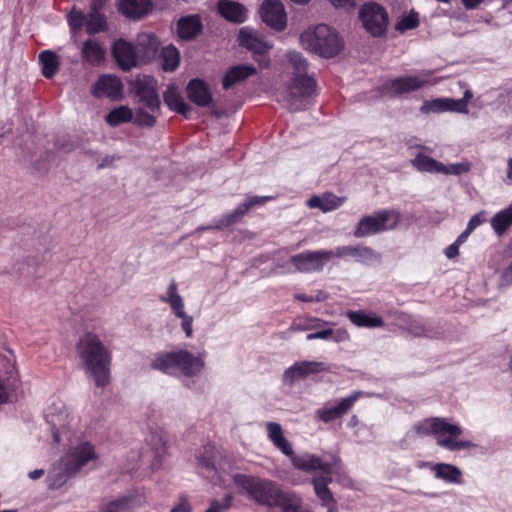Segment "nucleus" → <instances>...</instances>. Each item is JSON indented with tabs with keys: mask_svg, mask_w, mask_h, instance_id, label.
Segmentation results:
<instances>
[{
	"mask_svg": "<svg viewBox=\"0 0 512 512\" xmlns=\"http://www.w3.org/2000/svg\"><path fill=\"white\" fill-rule=\"evenodd\" d=\"M76 354L80 366L96 386L109 384L112 354L96 333L85 332L79 337Z\"/></svg>",
	"mask_w": 512,
	"mask_h": 512,
	"instance_id": "1",
	"label": "nucleus"
},
{
	"mask_svg": "<svg viewBox=\"0 0 512 512\" xmlns=\"http://www.w3.org/2000/svg\"><path fill=\"white\" fill-rule=\"evenodd\" d=\"M286 57L285 72L290 75L286 101L290 110L300 111L310 104V98L316 92V83L307 73L308 63L300 52L288 51Z\"/></svg>",
	"mask_w": 512,
	"mask_h": 512,
	"instance_id": "2",
	"label": "nucleus"
},
{
	"mask_svg": "<svg viewBox=\"0 0 512 512\" xmlns=\"http://www.w3.org/2000/svg\"><path fill=\"white\" fill-rule=\"evenodd\" d=\"M413 433L419 436H433L436 444L449 452H472L479 445L469 439L461 438L463 429L460 425L442 417L427 418L416 423Z\"/></svg>",
	"mask_w": 512,
	"mask_h": 512,
	"instance_id": "3",
	"label": "nucleus"
},
{
	"mask_svg": "<svg viewBox=\"0 0 512 512\" xmlns=\"http://www.w3.org/2000/svg\"><path fill=\"white\" fill-rule=\"evenodd\" d=\"M44 419L53 440L59 444L82 438L80 417L61 399H53L44 409Z\"/></svg>",
	"mask_w": 512,
	"mask_h": 512,
	"instance_id": "4",
	"label": "nucleus"
},
{
	"mask_svg": "<svg viewBox=\"0 0 512 512\" xmlns=\"http://www.w3.org/2000/svg\"><path fill=\"white\" fill-rule=\"evenodd\" d=\"M150 367L171 376L195 377L205 367V353L194 354L187 349L161 351L151 359Z\"/></svg>",
	"mask_w": 512,
	"mask_h": 512,
	"instance_id": "5",
	"label": "nucleus"
},
{
	"mask_svg": "<svg viewBox=\"0 0 512 512\" xmlns=\"http://www.w3.org/2000/svg\"><path fill=\"white\" fill-rule=\"evenodd\" d=\"M303 49L324 58L336 56L343 48L337 31L326 24L310 26L299 37Z\"/></svg>",
	"mask_w": 512,
	"mask_h": 512,
	"instance_id": "6",
	"label": "nucleus"
},
{
	"mask_svg": "<svg viewBox=\"0 0 512 512\" xmlns=\"http://www.w3.org/2000/svg\"><path fill=\"white\" fill-rule=\"evenodd\" d=\"M235 485L261 505L276 506L285 493L272 481L244 474L229 475Z\"/></svg>",
	"mask_w": 512,
	"mask_h": 512,
	"instance_id": "7",
	"label": "nucleus"
},
{
	"mask_svg": "<svg viewBox=\"0 0 512 512\" xmlns=\"http://www.w3.org/2000/svg\"><path fill=\"white\" fill-rule=\"evenodd\" d=\"M400 221V213L391 210H379L371 215L364 216L359 220L354 230L356 238H363L387 230L394 229Z\"/></svg>",
	"mask_w": 512,
	"mask_h": 512,
	"instance_id": "8",
	"label": "nucleus"
},
{
	"mask_svg": "<svg viewBox=\"0 0 512 512\" xmlns=\"http://www.w3.org/2000/svg\"><path fill=\"white\" fill-rule=\"evenodd\" d=\"M438 78L430 71H422L414 75H404L395 78L384 85V93L389 96H398L414 92L423 88L434 86Z\"/></svg>",
	"mask_w": 512,
	"mask_h": 512,
	"instance_id": "9",
	"label": "nucleus"
},
{
	"mask_svg": "<svg viewBox=\"0 0 512 512\" xmlns=\"http://www.w3.org/2000/svg\"><path fill=\"white\" fill-rule=\"evenodd\" d=\"M73 440L72 442H65L63 445H68L69 448L65 455L62 457L64 464L67 465L69 471L78 472L82 467L90 462L98 460V454L94 445L88 441Z\"/></svg>",
	"mask_w": 512,
	"mask_h": 512,
	"instance_id": "10",
	"label": "nucleus"
},
{
	"mask_svg": "<svg viewBox=\"0 0 512 512\" xmlns=\"http://www.w3.org/2000/svg\"><path fill=\"white\" fill-rule=\"evenodd\" d=\"M295 469L304 472L321 471L324 474H332L340 469V459L336 456L319 457L310 453L289 456Z\"/></svg>",
	"mask_w": 512,
	"mask_h": 512,
	"instance_id": "11",
	"label": "nucleus"
},
{
	"mask_svg": "<svg viewBox=\"0 0 512 512\" xmlns=\"http://www.w3.org/2000/svg\"><path fill=\"white\" fill-rule=\"evenodd\" d=\"M159 300L163 303H167L173 314L181 319V329L185 333L187 338L193 336V317L186 313L185 303L183 297L178 292L177 283L172 280L167 287L165 295L159 297Z\"/></svg>",
	"mask_w": 512,
	"mask_h": 512,
	"instance_id": "12",
	"label": "nucleus"
},
{
	"mask_svg": "<svg viewBox=\"0 0 512 512\" xmlns=\"http://www.w3.org/2000/svg\"><path fill=\"white\" fill-rule=\"evenodd\" d=\"M359 19L363 27L373 36L382 35L388 25V15L385 9L375 2H368L361 6Z\"/></svg>",
	"mask_w": 512,
	"mask_h": 512,
	"instance_id": "13",
	"label": "nucleus"
},
{
	"mask_svg": "<svg viewBox=\"0 0 512 512\" xmlns=\"http://www.w3.org/2000/svg\"><path fill=\"white\" fill-rule=\"evenodd\" d=\"M131 91L139 97V102L146 108L159 111L160 99L157 93V81L147 75L137 76L130 84Z\"/></svg>",
	"mask_w": 512,
	"mask_h": 512,
	"instance_id": "14",
	"label": "nucleus"
},
{
	"mask_svg": "<svg viewBox=\"0 0 512 512\" xmlns=\"http://www.w3.org/2000/svg\"><path fill=\"white\" fill-rule=\"evenodd\" d=\"M334 257L332 250L307 251L290 258V262L299 272L320 271Z\"/></svg>",
	"mask_w": 512,
	"mask_h": 512,
	"instance_id": "15",
	"label": "nucleus"
},
{
	"mask_svg": "<svg viewBox=\"0 0 512 512\" xmlns=\"http://www.w3.org/2000/svg\"><path fill=\"white\" fill-rule=\"evenodd\" d=\"M259 15L275 31H282L287 26V14L281 0H264L260 5Z\"/></svg>",
	"mask_w": 512,
	"mask_h": 512,
	"instance_id": "16",
	"label": "nucleus"
},
{
	"mask_svg": "<svg viewBox=\"0 0 512 512\" xmlns=\"http://www.w3.org/2000/svg\"><path fill=\"white\" fill-rule=\"evenodd\" d=\"M326 371L325 364L318 361H298L288 367L283 373V381L293 384L304 380L311 375H316Z\"/></svg>",
	"mask_w": 512,
	"mask_h": 512,
	"instance_id": "17",
	"label": "nucleus"
},
{
	"mask_svg": "<svg viewBox=\"0 0 512 512\" xmlns=\"http://www.w3.org/2000/svg\"><path fill=\"white\" fill-rule=\"evenodd\" d=\"M112 53L119 67L128 71L143 62L137 52L136 47L123 39L117 40L112 48Z\"/></svg>",
	"mask_w": 512,
	"mask_h": 512,
	"instance_id": "18",
	"label": "nucleus"
},
{
	"mask_svg": "<svg viewBox=\"0 0 512 512\" xmlns=\"http://www.w3.org/2000/svg\"><path fill=\"white\" fill-rule=\"evenodd\" d=\"M361 396L360 392H354L351 395L340 399L334 405L327 404L315 411L316 417L325 422H331L346 414Z\"/></svg>",
	"mask_w": 512,
	"mask_h": 512,
	"instance_id": "19",
	"label": "nucleus"
},
{
	"mask_svg": "<svg viewBox=\"0 0 512 512\" xmlns=\"http://www.w3.org/2000/svg\"><path fill=\"white\" fill-rule=\"evenodd\" d=\"M92 94L98 98L107 97L112 100H119L123 96V84L117 76L102 75L94 84Z\"/></svg>",
	"mask_w": 512,
	"mask_h": 512,
	"instance_id": "20",
	"label": "nucleus"
},
{
	"mask_svg": "<svg viewBox=\"0 0 512 512\" xmlns=\"http://www.w3.org/2000/svg\"><path fill=\"white\" fill-rule=\"evenodd\" d=\"M238 41L241 46L259 55L268 52L273 47L272 43L250 27L240 29Z\"/></svg>",
	"mask_w": 512,
	"mask_h": 512,
	"instance_id": "21",
	"label": "nucleus"
},
{
	"mask_svg": "<svg viewBox=\"0 0 512 512\" xmlns=\"http://www.w3.org/2000/svg\"><path fill=\"white\" fill-rule=\"evenodd\" d=\"M265 431L268 440L272 443L274 448L279 450L283 455L289 457L293 454V447L290 441L286 438L284 430L278 422L269 421L265 423Z\"/></svg>",
	"mask_w": 512,
	"mask_h": 512,
	"instance_id": "22",
	"label": "nucleus"
},
{
	"mask_svg": "<svg viewBox=\"0 0 512 512\" xmlns=\"http://www.w3.org/2000/svg\"><path fill=\"white\" fill-rule=\"evenodd\" d=\"M334 257L338 258H352L360 263H370L378 259L377 253L369 247L356 245V246H340L334 251Z\"/></svg>",
	"mask_w": 512,
	"mask_h": 512,
	"instance_id": "23",
	"label": "nucleus"
},
{
	"mask_svg": "<svg viewBox=\"0 0 512 512\" xmlns=\"http://www.w3.org/2000/svg\"><path fill=\"white\" fill-rule=\"evenodd\" d=\"M270 199V196H248L237 208L221 219V225L229 226L239 222L249 210L265 204Z\"/></svg>",
	"mask_w": 512,
	"mask_h": 512,
	"instance_id": "24",
	"label": "nucleus"
},
{
	"mask_svg": "<svg viewBox=\"0 0 512 512\" xmlns=\"http://www.w3.org/2000/svg\"><path fill=\"white\" fill-rule=\"evenodd\" d=\"M433 477L450 485H463L464 473L456 465L447 462H436L433 466Z\"/></svg>",
	"mask_w": 512,
	"mask_h": 512,
	"instance_id": "25",
	"label": "nucleus"
},
{
	"mask_svg": "<svg viewBox=\"0 0 512 512\" xmlns=\"http://www.w3.org/2000/svg\"><path fill=\"white\" fill-rule=\"evenodd\" d=\"M350 322L358 328H382L385 325L384 319L371 311L349 310L346 312Z\"/></svg>",
	"mask_w": 512,
	"mask_h": 512,
	"instance_id": "26",
	"label": "nucleus"
},
{
	"mask_svg": "<svg viewBox=\"0 0 512 512\" xmlns=\"http://www.w3.org/2000/svg\"><path fill=\"white\" fill-rule=\"evenodd\" d=\"M331 474L315 477L313 479L314 491L317 497L321 500L322 505L327 507L328 512H338L335 505V500L328 488V484L332 481Z\"/></svg>",
	"mask_w": 512,
	"mask_h": 512,
	"instance_id": "27",
	"label": "nucleus"
},
{
	"mask_svg": "<svg viewBox=\"0 0 512 512\" xmlns=\"http://www.w3.org/2000/svg\"><path fill=\"white\" fill-rule=\"evenodd\" d=\"M345 202V197H338L333 193L326 192L322 195H314L307 201V206L312 209H320L327 213L341 207Z\"/></svg>",
	"mask_w": 512,
	"mask_h": 512,
	"instance_id": "28",
	"label": "nucleus"
},
{
	"mask_svg": "<svg viewBox=\"0 0 512 512\" xmlns=\"http://www.w3.org/2000/svg\"><path fill=\"white\" fill-rule=\"evenodd\" d=\"M187 95L193 103L201 107L208 106L212 101L209 87L205 82L199 79H193L189 82Z\"/></svg>",
	"mask_w": 512,
	"mask_h": 512,
	"instance_id": "29",
	"label": "nucleus"
},
{
	"mask_svg": "<svg viewBox=\"0 0 512 512\" xmlns=\"http://www.w3.org/2000/svg\"><path fill=\"white\" fill-rule=\"evenodd\" d=\"M159 41L152 33H141L136 40V49L143 62L153 58L159 49Z\"/></svg>",
	"mask_w": 512,
	"mask_h": 512,
	"instance_id": "30",
	"label": "nucleus"
},
{
	"mask_svg": "<svg viewBox=\"0 0 512 512\" xmlns=\"http://www.w3.org/2000/svg\"><path fill=\"white\" fill-rule=\"evenodd\" d=\"M219 13L228 21L242 23L247 18V9L240 3L222 0L218 4Z\"/></svg>",
	"mask_w": 512,
	"mask_h": 512,
	"instance_id": "31",
	"label": "nucleus"
},
{
	"mask_svg": "<svg viewBox=\"0 0 512 512\" xmlns=\"http://www.w3.org/2000/svg\"><path fill=\"white\" fill-rule=\"evenodd\" d=\"M256 70L251 65H237L227 70L223 77V88L230 89L234 85L244 81L249 76L255 74Z\"/></svg>",
	"mask_w": 512,
	"mask_h": 512,
	"instance_id": "32",
	"label": "nucleus"
},
{
	"mask_svg": "<svg viewBox=\"0 0 512 512\" xmlns=\"http://www.w3.org/2000/svg\"><path fill=\"white\" fill-rule=\"evenodd\" d=\"M140 505L141 499L134 494H129L103 505L101 512H132Z\"/></svg>",
	"mask_w": 512,
	"mask_h": 512,
	"instance_id": "33",
	"label": "nucleus"
},
{
	"mask_svg": "<svg viewBox=\"0 0 512 512\" xmlns=\"http://www.w3.org/2000/svg\"><path fill=\"white\" fill-rule=\"evenodd\" d=\"M76 473V471H69L67 465L64 464V460L61 458L49 471V487L51 489H58L62 487L67 480Z\"/></svg>",
	"mask_w": 512,
	"mask_h": 512,
	"instance_id": "34",
	"label": "nucleus"
},
{
	"mask_svg": "<svg viewBox=\"0 0 512 512\" xmlns=\"http://www.w3.org/2000/svg\"><path fill=\"white\" fill-rule=\"evenodd\" d=\"M151 7L149 0H120V11L130 18H140L148 13Z\"/></svg>",
	"mask_w": 512,
	"mask_h": 512,
	"instance_id": "35",
	"label": "nucleus"
},
{
	"mask_svg": "<svg viewBox=\"0 0 512 512\" xmlns=\"http://www.w3.org/2000/svg\"><path fill=\"white\" fill-rule=\"evenodd\" d=\"M164 102L171 109L180 114L187 115L190 110L189 105L182 98L178 88L171 84L164 92Z\"/></svg>",
	"mask_w": 512,
	"mask_h": 512,
	"instance_id": "36",
	"label": "nucleus"
},
{
	"mask_svg": "<svg viewBox=\"0 0 512 512\" xmlns=\"http://www.w3.org/2000/svg\"><path fill=\"white\" fill-rule=\"evenodd\" d=\"M200 30L201 23L198 16H187L181 18L178 22V35L181 39H192Z\"/></svg>",
	"mask_w": 512,
	"mask_h": 512,
	"instance_id": "37",
	"label": "nucleus"
},
{
	"mask_svg": "<svg viewBox=\"0 0 512 512\" xmlns=\"http://www.w3.org/2000/svg\"><path fill=\"white\" fill-rule=\"evenodd\" d=\"M82 55L92 65H99L105 57V49L96 41L88 40L83 44Z\"/></svg>",
	"mask_w": 512,
	"mask_h": 512,
	"instance_id": "38",
	"label": "nucleus"
},
{
	"mask_svg": "<svg viewBox=\"0 0 512 512\" xmlns=\"http://www.w3.org/2000/svg\"><path fill=\"white\" fill-rule=\"evenodd\" d=\"M512 225V203L505 209L499 211L492 219L491 226L499 236L503 235Z\"/></svg>",
	"mask_w": 512,
	"mask_h": 512,
	"instance_id": "39",
	"label": "nucleus"
},
{
	"mask_svg": "<svg viewBox=\"0 0 512 512\" xmlns=\"http://www.w3.org/2000/svg\"><path fill=\"white\" fill-rule=\"evenodd\" d=\"M131 120H133V111L127 106L114 108L105 116L106 123L112 127L130 122Z\"/></svg>",
	"mask_w": 512,
	"mask_h": 512,
	"instance_id": "40",
	"label": "nucleus"
},
{
	"mask_svg": "<svg viewBox=\"0 0 512 512\" xmlns=\"http://www.w3.org/2000/svg\"><path fill=\"white\" fill-rule=\"evenodd\" d=\"M473 97L472 92L469 89H466L464 91L463 98L461 99H453L445 97L444 99V106H445V112H456V113H462V114H468V102Z\"/></svg>",
	"mask_w": 512,
	"mask_h": 512,
	"instance_id": "41",
	"label": "nucleus"
},
{
	"mask_svg": "<svg viewBox=\"0 0 512 512\" xmlns=\"http://www.w3.org/2000/svg\"><path fill=\"white\" fill-rule=\"evenodd\" d=\"M276 506L281 507L282 512H308L302 508V498L290 491H285Z\"/></svg>",
	"mask_w": 512,
	"mask_h": 512,
	"instance_id": "42",
	"label": "nucleus"
},
{
	"mask_svg": "<svg viewBox=\"0 0 512 512\" xmlns=\"http://www.w3.org/2000/svg\"><path fill=\"white\" fill-rule=\"evenodd\" d=\"M412 164L419 171L437 174L441 167V162L421 153L412 160Z\"/></svg>",
	"mask_w": 512,
	"mask_h": 512,
	"instance_id": "43",
	"label": "nucleus"
},
{
	"mask_svg": "<svg viewBox=\"0 0 512 512\" xmlns=\"http://www.w3.org/2000/svg\"><path fill=\"white\" fill-rule=\"evenodd\" d=\"M99 8L91 6V12L88 17H86V31L89 34L98 33L103 31L106 28V20L103 15L99 13Z\"/></svg>",
	"mask_w": 512,
	"mask_h": 512,
	"instance_id": "44",
	"label": "nucleus"
},
{
	"mask_svg": "<svg viewBox=\"0 0 512 512\" xmlns=\"http://www.w3.org/2000/svg\"><path fill=\"white\" fill-rule=\"evenodd\" d=\"M39 61L42 65L43 75L47 78L52 77L58 70L57 56L51 51H44L39 55Z\"/></svg>",
	"mask_w": 512,
	"mask_h": 512,
	"instance_id": "45",
	"label": "nucleus"
},
{
	"mask_svg": "<svg viewBox=\"0 0 512 512\" xmlns=\"http://www.w3.org/2000/svg\"><path fill=\"white\" fill-rule=\"evenodd\" d=\"M162 67L165 71H174L180 60L178 50L173 46H168L162 50Z\"/></svg>",
	"mask_w": 512,
	"mask_h": 512,
	"instance_id": "46",
	"label": "nucleus"
},
{
	"mask_svg": "<svg viewBox=\"0 0 512 512\" xmlns=\"http://www.w3.org/2000/svg\"><path fill=\"white\" fill-rule=\"evenodd\" d=\"M470 169L471 163L467 160L451 164H443L441 162L439 174L446 176H460L462 174L468 173Z\"/></svg>",
	"mask_w": 512,
	"mask_h": 512,
	"instance_id": "47",
	"label": "nucleus"
},
{
	"mask_svg": "<svg viewBox=\"0 0 512 512\" xmlns=\"http://www.w3.org/2000/svg\"><path fill=\"white\" fill-rule=\"evenodd\" d=\"M419 25V15L414 10H411L407 14H403L397 24L395 25V29L401 33H404L407 30L415 29Z\"/></svg>",
	"mask_w": 512,
	"mask_h": 512,
	"instance_id": "48",
	"label": "nucleus"
},
{
	"mask_svg": "<svg viewBox=\"0 0 512 512\" xmlns=\"http://www.w3.org/2000/svg\"><path fill=\"white\" fill-rule=\"evenodd\" d=\"M158 111H145L143 108H139L135 115L133 114L134 123L139 126L151 127L155 124L156 115Z\"/></svg>",
	"mask_w": 512,
	"mask_h": 512,
	"instance_id": "49",
	"label": "nucleus"
},
{
	"mask_svg": "<svg viewBox=\"0 0 512 512\" xmlns=\"http://www.w3.org/2000/svg\"><path fill=\"white\" fill-rule=\"evenodd\" d=\"M443 98H436L432 100H426L420 107V111L423 114H431V113H442L445 112Z\"/></svg>",
	"mask_w": 512,
	"mask_h": 512,
	"instance_id": "50",
	"label": "nucleus"
},
{
	"mask_svg": "<svg viewBox=\"0 0 512 512\" xmlns=\"http://www.w3.org/2000/svg\"><path fill=\"white\" fill-rule=\"evenodd\" d=\"M67 18L70 29L73 33L84 26L86 27V16L80 10L72 9Z\"/></svg>",
	"mask_w": 512,
	"mask_h": 512,
	"instance_id": "51",
	"label": "nucleus"
},
{
	"mask_svg": "<svg viewBox=\"0 0 512 512\" xmlns=\"http://www.w3.org/2000/svg\"><path fill=\"white\" fill-rule=\"evenodd\" d=\"M399 319L407 324L408 331L413 335L421 336L425 334V327L420 320L406 314H401Z\"/></svg>",
	"mask_w": 512,
	"mask_h": 512,
	"instance_id": "52",
	"label": "nucleus"
},
{
	"mask_svg": "<svg viewBox=\"0 0 512 512\" xmlns=\"http://www.w3.org/2000/svg\"><path fill=\"white\" fill-rule=\"evenodd\" d=\"M498 286L500 289L512 287V262L501 272Z\"/></svg>",
	"mask_w": 512,
	"mask_h": 512,
	"instance_id": "53",
	"label": "nucleus"
},
{
	"mask_svg": "<svg viewBox=\"0 0 512 512\" xmlns=\"http://www.w3.org/2000/svg\"><path fill=\"white\" fill-rule=\"evenodd\" d=\"M170 512H192V507L187 496H180Z\"/></svg>",
	"mask_w": 512,
	"mask_h": 512,
	"instance_id": "54",
	"label": "nucleus"
},
{
	"mask_svg": "<svg viewBox=\"0 0 512 512\" xmlns=\"http://www.w3.org/2000/svg\"><path fill=\"white\" fill-rule=\"evenodd\" d=\"M485 221H486V213L484 211H481V212L473 215L470 218L466 229H468V231H470V232H473L474 229H476L479 225H481Z\"/></svg>",
	"mask_w": 512,
	"mask_h": 512,
	"instance_id": "55",
	"label": "nucleus"
},
{
	"mask_svg": "<svg viewBox=\"0 0 512 512\" xmlns=\"http://www.w3.org/2000/svg\"><path fill=\"white\" fill-rule=\"evenodd\" d=\"M350 339V334L348 331L344 328H338L336 330L331 329V337L330 340L341 343L346 342Z\"/></svg>",
	"mask_w": 512,
	"mask_h": 512,
	"instance_id": "56",
	"label": "nucleus"
},
{
	"mask_svg": "<svg viewBox=\"0 0 512 512\" xmlns=\"http://www.w3.org/2000/svg\"><path fill=\"white\" fill-rule=\"evenodd\" d=\"M335 9L351 10L356 6V0H327Z\"/></svg>",
	"mask_w": 512,
	"mask_h": 512,
	"instance_id": "57",
	"label": "nucleus"
},
{
	"mask_svg": "<svg viewBox=\"0 0 512 512\" xmlns=\"http://www.w3.org/2000/svg\"><path fill=\"white\" fill-rule=\"evenodd\" d=\"M330 337H331V329H325L322 331L308 334L306 336V339L307 340H315V339L330 340Z\"/></svg>",
	"mask_w": 512,
	"mask_h": 512,
	"instance_id": "58",
	"label": "nucleus"
},
{
	"mask_svg": "<svg viewBox=\"0 0 512 512\" xmlns=\"http://www.w3.org/2000/svg\"><path fill=\"white\" fill-rule=\"evenodd\" d=\"M118 159L119 157H117L116 155H106L105 157L99 160L98 167L105 168L112 166Z\"/></svg>",
	"mask_w": 512,
	"mask_h": 512,
	"instance_id": "59",
	"label": "nucleus"
},
{
	"mask_svg": "<svg viewBox=\"0 0 512 512\" xmlns=\"http://www.w3.org/2000/svg\"><path fill=\"white\" fill-rule=\"evenodd\" d=\"M12 123L9 120L0 119V139L11 133Z\"/></svg>",
	"mask_w": 512,
	"mask_h": 512,
	"instance_id": "60",
	"label": "nucleus"
},
{
	"mask_svg": "<svg viewBox=\"0 0 512 512\" xmlns=\"http://www.w3.org/2000/svg\"><path fill=\"white\" fill-rule=\"evenodd\" d=\"M459 254V246L456 245L455 243L449 245L446 249H445V255L447 256V258L449 259H452L454 257H456L457 255Z\"/></svg>",
	"mask_w": 512,
	"mask_h": 512,
	"instance_id": "61",
	"label": "nucleus"
},
{
	"mask_svg": "<svg viewBox=\"0 0 512 512\" xmlns=\"http://www.w3.org/2000/svg\"><path fill=\"white\" fill-rule=\"evenodd\" d=\"M433 466H436V463L429 462V461H418L416 464V467L418 469H424L427 468L430 470V472L433 474Z\"/></svg>",
	"mask_w": 512,
	"mask_h": 512,
	"instance_id": "62",
	"label": "nucleus"
},
{
	"mask_svg": "<svg viewBox=\"0 0 512 512\" xmlns=\"http://www.w3.org/2000/svg\"><path fill=\"white\" fill-rule=\"evenodd\" d=\"M472 232L468 231V229H465L459 236L458 238L456 239V241L454 242L456 245L460 246L462 245L466 239L468 238V236L471 234Z\"/></svg>",
	"mask_w": 512,
	"mask_h": 512,
	"instance_id": "63",
	"label": "nucleus"
},
{
	"mask_svg": "<svg viewBox=\"0 0 512 512\" xmlns=\"http://www.w3.org/2000/svg\"><path fill=\"white\" fill-rule=\"evenodd\" d=\"M44 474H45V471L43 469H35L28 473V477L32 480H36V479L41 478Z\"/></svg>",
	"mask_w": 512,
	"mask_h": 512,
	"instance_id": "64",
	"label": "nucleus"
}]
</instances>
